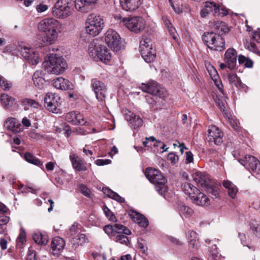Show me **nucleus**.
I'll return each mask as SVG.
<instances>
[{
    "mask_svg": "<svg viewBox=\"0 0 260 260\" xmlns=\"http://www.w3.org/2000/svg\"><path fill=\"white\" fill-rule=\"evenodd\" d=\"M54 87L61 90H69L73 88V85L68 80L62 77H58L53 80Z\"/></svg>",
    "mask_w": 260,
    "mask_h": 260,
    "instance_id": "25",
    "label": "nucleus"
},
{
    "mask_svg": "<svg viewBox=\"0 0 260 260\" xmlns=\"http://www.w3.org/2000/svg\"><path fill=\"white\" fill-rule=\"evenodd\" d=\"M137 247L143 253H146L147 250V247L146 243L144 240L142 239L139 240L137 243Z\"/></svg>",
    "mask_w": 260,
    "mask_h": 260,
    "instance_id": "48",
    "label": "nucleus"
},
{
    "mask_svg": "<svg viewBox=\"0 0 260 260\" xmlns=\"http://www.w3.org/2000/svg\"><path fill=\"white\" fill-rule=\"evenodd\" d=\"M223 133L215 125L209 126L208 130L207 140L209 143L219 145L223 142Z\"/></svg>",
    "mask_w": 260,
    "mask_h": 260,
    "instance_id": "16",
    "label": "nucleus"
},
{
    "mask_svg": "<svg viewBox=\"0 0 260 260\" xmlns=\"http://www.w3.org/2000/svg\"><path fill=\"white\" fill-rule=\"evenodd\" d=\"M10 220L9 217L5 215L0 216V226L6 225Z\"/></svg>",
    "mask_w": 260,
    "mask_h": 260,
    "instance_id": "57",
    "label": "nucleus"
},
{
    "mask_svg": "<svg viewBox=\"0 0 260 260\" xmlns=\"http://www.w3.org/2000/svg\"><path fill=\"white\" fill-rule=\"evenodd\" d=\"M59 100L60 97L58 95L49 93L44 98V106L49 111L58 113L59 111Z\"/></svg>",
    "mask_w": 260,
    "mask_h": 260,
    "instance_id": "14",
    "label": "nucleus"
},
{
    "mask_svg": "<svg viewBox=\"0 0 260 260\" xmlns=\"http://www.w3.org/2000/svg\"><path fill=\"white\" fill-rule=\"evenodd\" d=\"M87 239L83 234H78L76 236L72 237L70 241V245L73 249L76 250L79 246H82L86 243Z\"/></svg>",
    "mask_w": 260,
    "mask_h": 260,
    "instance_id": "31",
    "label": "nucleus"
},
{
    "mask_svg": "<svg viewBox=\"0 0 260 260\" xmlns=\"http://www.w3.org/2000/svg\"><path fill=\"white\" fill-rule=\"evenodd\" d=\"M104 231L114 241L126 246L130 244L128 238L122 234H131V231L126 226L117 223L113 225L108 224L104 227Z\"/></svg>",
    "mask_w": 260,
    "mask_h": 260,
    "instance_id": "2",
    "label": "nucleus"
},
{
    "mask_svg": "<svg viewBox=\"0 0 260 260\" xmlns=\"http://www.w3.org/2000/svg\"><path fill=\"white\" fill-rule=\"evenodd\" d=\"M103 191L104 194L107 195L108 197L119 202L124 203L125 200L124 198L121 197L118 193L114 192L111 189L107 187H103Z\"/></svg>",
    "mask_w": 260,
    "mask_h": 260,
    "instance_id": "37",
    "label": "nucleus"
},
{
    "mask_svg": "<svg viewBox=\"0 0 260 260\" xmlns=\"http://www.w3.org/2000/svg\"><path fill=\"white\" fill-rule=\"evenodd\" d=\"M82 226L81 224L75 222L72 225L69 231L67 232V235L69 237H74L78 234H80Z\"/></svg>",
    "mask_w": 260,
    "mask_h": 260,
    "instance_id": "39",
    "label": "nucleus"
},
{
    "mask_svg": "<svg viewBox=\"0 0 260 260\" xmlns=\"http://www.w3.org/2000/svg\"><path fill=\"white\" fill-rule=\"evenodd\" d=\"M46 168L48 171L53 170L54 168V163L51 161L47 163L46 165Z\"/></svg>",
    "mask_w": 260,
    "mask_h": 260,
    "instance_id": "64",
    "label": "nucleus"
},
{
    "mask_svg": "<svg viewBox=\"0 0 260 260\" xmlns=\"http://www.w3.org/2000/svg\"><path fill=\"white\" fill-rule=\"evenodd\" d=\"M24 157L25 160L29 163L36 165L37 166H42V162L36 157L34 156L29 152H26L24 154Z\"/></svg>",
    "mask_w": 260,
    "mask_h": 260,
    "instance_id": "42",
    "label": "nucleus"
},
{
    "mask_svg": "<svg viewBox=\"0 0 260 260\" xmlns=\"http://www.w3.org/2000/svg\"><path fill=\"white\" fill-rule=\"evenodd\" d=\"M4 126L8 130L15 134L19 133L22 129L21 123L15 118H8L5 121Z\"/></svg>",
    "mask_w": 260,
    "mask_h": 260,
    "instance_id": "22",
    "label": "nucleus"
},
{
    "mask_svg": "<svg viewBox=\"0 0 260 260\" xmlns=\"http://www.w3.org/2000/svg\"><path fill=\"white\" fill-rule=\"evenodd\" d=\"M228 78L231 84L235 86L236 87H238V85H239L241 80L236 74H229Z\"/></svg>",
    "mask_w": 260,
    "mask_h": 260,
    "instance_id": "44",
    "label": "nucleus"
},
{
    "mask_svg": "<svg viewBox=\"0 0 260 260\" xmlns=\"http://www.w3.org/2000/svg\"><path fill=\"white\" fill-rule=\"evenodd\" d=\"M114 18L116 20H120V23L135 33L141 32L145 27V22L141 17L122 18L120 15H116Z\"/></svg>",
    "mask_w": 260,
    "mask_h": 260,
    "instance_id": "9",
    "label": "nucleus"
},
{
    "mask_svg": "<svg viewBox=\"0 0 260 260\" xmlns=\"http://www.w3.org/2000/svg\"><path fill=\"white\" fill-rule=\"evenodd\" d=\"M223 186L227 189L228 195L231 198H234L238 191V188L232 182L225 180L223 182Z\"/></svg>",
    "mask_w": 260,
    "mask_h": 260,
    "instance_id": "34",
    "label": "nucleus"
},
{
    "mask_svg": "<svg viewBox=\"0 0 260 260\" xmlns=\"http://www.w3.org/2000/svg\"><path fill=\"white\" fill-rule=\"evenodd\" d=\"M142 58L147 63L151 62L154 60L156 57V51L152 48H149V46L144 47L142 44L141 51H140Z\"/></svg>",
    "mask_w": 260,
    "mask_h": 260,
    "instance_id": "23",
    "label": "nucleus"
},
{
    "mask_svg": "<svg viewBox=\"0 0 260 260\" xmlns=\"http://www.w3.org/2000/svg\"><path fill=\"white\" fill-rule=\"evenodd\" d=\"M64 246L65 241L62 238L59 237H54L53 238L51 243L52 253L54 255H59L60 252L63 250Z\"/></svg>",
    "mask_w": 260,
    "mask_h": 260,
    "instance_id": "21",
    "label": "nucleus"
},
{
    "mask_svg": "<svg viewBox=\"0 0 260 260\" xmlns=\"http://www.w3.org/2000/svg\"><path fill=\"white\" fill-rule=\"evenodd\" d=\"M105 42L114 51L121 49L122 42L119 34L115 30L109 29L105 33Z\"/></svg>",
    "mask_w": 260,
    "mask_h": 260,
    "instance_id": "12",
    "label": "nucleus"
},
{
    "mask_svg": "<svg viewBox=\"0 0 260 260\" xmlns=\"http://www.w3.org/2000/svg\"><path fill=\"white\" fill-rule=\"evenodd\" d=\"M188 238L189 246L192 248H198L199 243L197 233L193 231H190Z\"/></svg>",
    "mask_w": 260,
    "mask_h": 260,
    "instance_id": "41",
    "label": "nucleus"
},
{
    "mask_svg": "<svg viewBox=\"0 0 260 260\" xmlns=\"http://www.w3.org/2000/svg\"><path fill=\"white\" fill-rule=\"evenodd\" d=\"M193 154L190 151L186 153L185 163L188 164L193 161Z\"/></svg>",
    "mask_w": 260,
    "mask_h": 260,
    "instance_id": "58",
    "label": "nucleus"
},
{
    "mask_svg": "<svg viewBox=\"0 0 260 260\" xmlns=\"http://www.w3.org/2000/svg\"><path fill=\"white\" fill-rule=\"evenodd\" d=\"M252 39L257 42H260V28H258L257 30L253 32Z\"/></svg>",
    "mask_w": 260,
    "mask_h": 260,
    "instance_id": "59",
    "label": "nucleus"
},
{
    "mask_svg": "<svg viewBox=\"0 0 260 260\" xmlns=\"http://www.w3.org/2000/svg\"><path fill=\"white\" fill-rule=\"evenodd\" d=\"M228 121L232 127L234 129H236L238 126L237 122L233 118L230 117L228 118Z\"/></svg>",
    "mask_w": 260,
    "mask_h": 260,
    "instance_id": "63",
    "label": "nucleus"
},
{
    "mask_svg": "<svg viewBox=\"0 0 260 260\" xmlns=\"http://www.w3.org/2000/svg\"><path fill=\"white\" fill-rule=\"evenodd\" d=\"M60 27L58 21L53 18H45L38 24L39 31L45 34L47 41L50 44L57 38Z\"/></svg>",
    "mask_w": 260,
    "mask_h": 260,
    "instance_id": "1",
    "label": "nucleus"
},
{
    "mask_svg": "<svg viewBox=\"0 0 260 260\" xmlns=\"http://www.w3.org/2000/svg\"><path fill=\"white\" fill-rule=\"evenodd\" d=\"M84 6H85L83 3L81 2V0H79L75 2V8L81 12H83L84 10Z\"/></svg>",
    "mask_w": 260,
    "mask_h": 260,
    "instance_id": "53",
    "label": "nucleus"
},
{
    "mask_svg": "<svg viewBox=\"0 0 260 260\" xmlns=\"http://www.w3.org/2000/svg\"><path fill=\"white\" fill-rule=\"evenodd\" d=\"M0 86L4 90L9 89L11 85L8 83V81L2 76L0 75Z\"/></svg>",
    "mask_w": 260,
    "mask_h": 260,
    "instance_id": "50",
    "label": "nucleus"
},
{
    "mask_svg": "<svg viewBox=\"0 0 260 260\" xmlns=\"http://www.w3.org/2000/svg\"><path fill=\"white\" fill-rule=\"evenodd\" d=\"M203 40L209 48L221 51L224 48V40L219 35L213 32H206L203 35Z\"/></svg>",
    "mask_w": 260,
    "mask_h": 260,
    "instance_id": "11",
    "label": "nucleus"
},
{
    "mask_svg": "<svg viewBox=\"0 0 260 260\" xmlns=\"http://www.w3.org/2000/svg\"><path fill=\"white\" fill-rule=\"evenodd\" d=\"M66 120L73 125L88 124V122L85 121L82 114L74 111L68 113L66 115Z\"/></svg>",
    "mask_w": 260,
    "mask_h": 260,
    "instance_id": "18",
    "label": "nucleus"
},
{
    "mask_svg": "<svg viewBox=\"0 0 260 260\" xmlns=\"http://www.w3.org/2000/svg\"><path fill=\"white\" fill-rule=\"evenodd\" d=\"M246 168L251 170L257 176L260 177V161L253 156H245Z\"/></svg>",
    "mask_w": 260,
    "mask_h": 260,
    "instance_id": "19",
    "label": "nucleus"
},
{
    "mask_svg": "<svg viewBox=\"0 0 260 260\" xmlns=\"http://www.w3.org/2000/svg\"><path fill=\"white\" fill-rule=\"evenodd\" d=\"M26 260H37L35 251L29 250V253L27 255Z\"/></svg>",
    "mask_w": 260,
    "mask_h": 260,
    "instance_id": "56",
    "label": "nucleus"
},
{
    "mask_svg": "<svg viewBox=\"0 0 260 260\" xmlns=\"http://www.w3.org/2000/svg\"><path fill=\"white\" fill-rule=\"evenodd\" d=\"M206 67L211 78L214 82L215 85L218 88V90L221 92V93L223 94L224 91L223 89V85L221 82V81L219 78V76L217 73V71L216 70L215 68L209 63L206 64Z\"/></svg>",
    "mask_w": 260,
    "mask_h": 260,
    "instance_id": "17",
    "label": "nucleus"
},
{
    "mask_svg": "<svg viewBox=\"0 0 260 260\" xmlns=\"http://www.w3.org/2000/svg\"><path fill=\"white\" fill-rule=\"evenodd\" d=\"M178 209L180 215L183 214L191 216L193 213V211L191 208L185 206L181 203L178 204Z\"/></svg>",
    "mask_w": 260,
    "mask_h": 260,
    "instance_id": "43",
    "label": "nucleus"
},
{
    "mask_svg": "<svg viewBox=\"0 0 260 260\" xmlns=\"http://www.w3.org/2000/svg\"><path fill=\"white\" fill-rule=\"evenodd\" d=\"M169 32L170 35L172 37L173 39L176 40L177 39V36H176V30L175 29V28L173 27V26L169 27L168 28Z\"/></svg>",
    "mask_w": 260,
    "mask_h": 260,
    "instance_id": "60",
    "label": "nucleus"
},
{
    "mask_svg": "<svg viewBox=\"0 0 260 260\" xmlns=\"http://www.w3.org/2000/svg\"><path fill=\"white\" fill-rule=\"evenodd\" d=\"M181 188L185 194H188L190 197L192 196L191 194H196V192L198 193L199 191L196 187L187 182L182 184Z\"/></svg>",
    "mask_w": 260,
    "mask_h": 260,
    "instance_id": "35",
    "label": "nucleus"
},
{
    "mask_svg": "<svg viewBox=\"0 0 260 260\" xmlns=\"http://www.w3.org/2000/svg\"><path fill=\"white\" fill-rule=\"evenodd\" d=\"M0 246L2 250H5L7 248V241L4 238H1L0 240Z\"/></svg>",
    "mask_w": 260,
    "mask_h": 260,
    "instance_id": "62",
    "label": "nucleus"
},
{
    "mask_svg": "<svg viewBox=\"0 0 260 260\" xmlns=\"http://www.w3.org/2000/svg\"><path fill=\"white\" fill-rule=\"evenodd\" d=\"M26 233L24 230H21L19 236L18 237L17 240L18 242L23 244L25 242Z\"/></svg>",
    "mask_w": 260,
    "mask_h": 260,
    "instance_id": "54",
    "label": "nucleus"
},
{
    "mask_svg": "<svg viewBox=\"0 0 260 260\" xmlns=\"http://www.w3.org/2000/svg\"><path fill=\"white\" fill-rule=\"evenodd\" d=\"M43 65L48 72L55 75L62 74L68 68L66 59L56 54L48 55L45 58Z\"/></svg>",
    "mask_w": 260,
    "mask_h": 260,
    "instance_id": "3",
    "label": "nucleus"
},
{
    "mask_svg": "<svg viewBox=\"0 0 260 260\" xmlns=\"http://www.w3.org/2000/svg\"><path fill=\"white\" fill-rule=\"evenodd\" d=\"M18 50L30 64L36 66L39 63L40 58L38 53L34 49L26 46H19L18 47Z\"/></svg>",
    "mask_w": 260,
    "mask_h": 260,
    "instance_id": "13",
    "label": "nucleus"
},
{
    "mask_svg": "<svg viewBox=\"0 0 260 260\" xmlns=\"http://www.w3.org/2000/svg\"><path fill=\"white\" fill-rule=\"evenodd\" d=\"M20 103L24 107L25 110L28 109L29 107L38 109L41 106L38 102L33 99L28 98L22 99Z\"/></svg>",
    "mask_w": 260,
    "mask_h": 260,
    "instance_id": "38",
    "label": "nucleus"
},
{
    "mask_svg": "<svg viewBox=\"0 0 260 260\" xmlns=\"http://www.w3.org/2000/svg\"><path fill=\"white\" fill-rule=\"evenodd\" d=\"M225 61L228 64V68L232 70L234 69L237 63V53L233 48L228 49L224 54Z\"/></svg>",
    "mask_w": 260,
    "mask_h": 260,
    "instance_id": "20",
    "label": "nucleus"
},
{
    "mask_svg": "<svg viewBox=\"0 0 260 260\" xmlns=\"http://www.w3.org/2000/svg\"><path fill=\"white\" fill-rule=\"evenodd\" d=\"M142 44L144 45V47H147V46H149V48H152V41L149 38L145 36H143L142 37V39L140 42V51H141Z\"/></svg>",
    "mask_w": 260,
    "mask_h": 260,
    "instance_id": "47",
    "label": "nucleus"
},
{
    "mask_svg": "<svg viewBox=\"0 0 260 260\" xmlns=\"http://www.w3.org/2000/svg\"><path fill=\"white\" fill-rule=\"evenodd\" d=\"M145 175L150 182L155 184L156 190L161 196H164L167 191L165 186L166 179L158 170L148 168L145 171Z\"/></svg>",
    "mask_w": 260,
    "mask_h": 260,
    "instance_id": "5",
    "label": "nucleus"
},
{
    "mask_svg": "<svg viewBox=\"0 0 260 260\" xmlns=\"http://www.w3.org/2000/svg\"><path fill=\"white\" fill-rule=\"evenodd\" d=\"M245 46L249 51L253 52L258 55H260V52L254 43L251 42H247L245 44Z\"/></svg>",
    "mask_w": 260,
    "mask_h": 260,
    "instance_id": "45",
    "label": "nucleus"
},
{
    "mask_svg": "<svg viewBox=\"0 0 260 260\" xmlns=\"http://www.w3.org/2000/svg\"><path fill=\"white\" fill-rule=\"evenodd\" d=\"M91 86L97 100L99 101H104L107 92V88L105 84L97 79H92L91 80Z\"/></svg>",
    "mask_w": 260,
    "mask_h": 260,
    "instance_id": "15",
    "label": "nucleus"
},
{
    "mask_svg": "<svg viewBox=\"0 0 260 260\" xmlns=\"http://www.w3.org/2000/svg\"><path fill=\"white\" fill-rule=\"evenodd\" d=\"M103 209L105 215L110 221L113 222H115L116 221V217L107 207L104 206Z\"/></svg>",
    "mask_w": 260,
    "mask_h": 260,
    "instance_id": "46",
    "label": "nucleus"
},
{
    "mask_svg": "<svg viewBox=\"0 0 260 260\" xmlns=\"http://www.w3.org/2000/svg\"><path fill=\"white\" fill-rule=\"evenodd\" d=\"M88 50L90 56L96 61H101L106 63L111 59V53L104 45H96L93 42L89 46Z\"/></svg>",
    "mask_w": 260,
    "mask_h": 260,
    "instance_id": "8",
    "label": "nucleus"
},
{
    "mask_svg": "<svg viewBox=\"0 0 260 260\" xmlns=\"http://www.w3.org/2000/svg\"><path fill=\"white\" fill-rule=\"evenodd\" d=\"M79 190L81 193L86 197H89L91 191L90 189L84 184H81L80 186Z\"/></svg>",
    "mask_w": 260,
    "mask_h": 260,
    "instance_id": "51",
    "label": "nucleus"
},
{
    "mask_svg": "<svg viewBox=\"0 0 260 260\" xmlns=\"http://www.w3.org/2000/svg\"><path fill=\"white\" fill-rule=\"evenodd\" d=\"M190 197L193 203L199 206H208L210 205V200L209 198L203 193L200 191Z\"/></svg>",
    "mask_w": 260,
    "mask_h": 260,
    "instance_id": "30",
    "label": "nucleus"
},
{
    "mask_svg": "<svg viewBox=\"0 0 260 260\" xmlns=\"http://www.w3.org/2000/svg\"><path fill=\"white\" fill-rule=\"evenodd\" d=\"M72 0H57L52 8V15L59 19H64L72 14Z\"/></svg>",
    "mask_w": 260,
    "mask_h": 260,
    "instance_id": "10",
    "label": "nucleus"
},
{
    "mask_svg": "<svg viewBox=\"0 0 260 260\" xmlns=\"http://www.w3.org/2000/svg\"><path fill=\"white\" fill-rule=\"evenodd\" d=\"M98 0H81L85 6H89L96 3Z\"/></svg>",
    "mask_w": 260,
    "mask_h": 260,
    "instance_id": "61",
    "label": "nucleus"
},
{
    "mask_svg": "<svg viewBox=\"0 0 260 260\" xmlns=\"http://www.w3.org/2000/svg\"><path fill=\"white\" fill-rule=\"evenodd\" d=\"M70 159L72 162L73 168L78 171H85L87 168L83 160L75 153H71Z\"/></svg>",
    "mask_w": 260,
    "mask_h": 260,
    "instance_id": "26",
    "label": "nucleus"
},
{
    "mask_svg": "<svg viewBox=\"0 0 260 260\" xmlns=\"http://www.w3.org/2000/svg\"><path fill=\"white\" fill-rule=\"evenodd\" d=\"M129 215L131 218L133 219L134 221L140 226L146 228L148 225L147 219L139 213L136 211H132L131 213L129 214Z\"/></svg>",
    "mask_w": 260,
    "mask_h": 260,
    "instance_id": "32",
    "label": "nucleus"
},
{
    "mask_svg": "<svg viewBox=\"0 0 260 260\" xmlns=\"http://www.w3.org/2000/svg\"><path fill=\"white\" fill-rule=\"evenodd\" d=\"M104 27V20L99 15L92 13L89 14L85 22L86 32L92 36H96L100 34Z\"/></svg>",
    "mask_w": 260,
    "mask_h": 260,
    "instance_id": "6",
    "label": "nucleus"
},
{
    "mask_svg": "<svg viewBox=\"0 0 260 260\" xmlns=\"http://www.w3.org/2000/svg\"><path fill=\"white\" fill-rule=\"evenodd\" d=\"M141 89L145 92L152 95L147 98L148 102L152 105V107L156 109H160L164 105V100L160 96V90L157 82L150 81L147 84L142 83Z\"/></svg>",
    "mask_w": 260,
    "mask_h": 260,
    "instance_id": "4",
    "label": "nucleus"
},
{
    "mask_svg": "<svg viewBox=\"0 0 260 260\" xmlns=\"http://www.w3.org/2000/svg\"><path fill=\"white\" fill-rule=\"evenodd\" d=\"M125 119L129 122L130 126L134 129L142 125V119L131 111H127L125 113Z\"/></svg>",
    "mask_w": 260,
    "mask_h": 260,
    "instance_id": "24",
    "label": "nucleus"
},
{
    "mask_svg": "<svg viewBox=\"0 0 260 260\" xmlns=\"http://www.w3.org/2000/svg\"><path fill=\"white\" fill-rule=\"evenodd\" d=\"M0 100L6 109L12 110L17 107L15 100L7 94H2L0 96Z\"/></svg>",
    "mask_w": 260,
    "mask_h": 260,
    "instance_id": "29",
    "label": "nucleus"
},
{
    "mask_svg": "<svg viewBox=\"0 0 260 260\" xmlns=\"http://www.w3.org/2000/svg\"><path fill=\"white\" fill-rule=\"evenodd\" d=\"M42 72L36 71L33 75L32 80L36 87L39 89H43L45 86L46 81L41 76Z\"/></svg>",
    "mask_w": 260,
    "mask_h": 260,
    "instance_id": "33",
    "label": "nucleus"
},
{
    "mask_svg": "<svg viewBox=\"0 0 260 260\" xmlns=\"http://www.w3.org/2000/svg\"><path fill=\"white\" fill-rule=\"evenodd\" d=\"M111 162V160L109 159H98L95 160V163L98 166H104L105 165L109 164Z\"/></svg>",
    "mask_w": 260,
    "mask_h": 260,
    "instance_id": "55",
    "label": "nucleus"
},
{
    "mask_svg": "<svg viewBox=\"0 0 260 260\" xmlns=\"http://www.w3.org/2000/svg\"><path fill=\"white\" fill-rule=\"evenodd\" d=\"M36 10L38 13H42L46 11L48 9V6L43 3H40L37 5Z\"/></svg>",
    "mask_w": 260,
    "mask_h": 260,
    "instance_id": "52",
    "label": "nucleus"
},
{
    "mask_svg": "<svg viewBox=\"0 0 260 260\" xmlns=\"http://www.w3.org/2000/svg\"><path fill=\"white\" fill-rule=\"evenodd\" d=\"M193 180L199 186L204 187L212 198H217L219 195L218 188L214 186L208 175L201 172L193 174Z\"/></svg>",
    "mask_w": 260,
    "mask_h": 260,
    "instance_id": "7",
    "label": "nucleus"
},
{
    "mask_svg": "<svg viewBox=\"0 0 260 260\" xmlns=\"http://www.w3.org/2000/svg\"><path fill=\"white\" fill-rule=\"evenodd\" d=\"M122 9L126 11L133 12L140 5V0H120Z\"/></svg>",
    "mask_w": 260,
    "mask_h": 260,
    "instance_id": "27",
    "label": "nucleus"
},
{
    "mask_svg": "<svg viewBox=\"0 0 260 260\" xmlns=\"http://www.w3.org/2000/svg\"><path fill=\"white\" fill-rule=\"evenodd\" d=\"M213 10H214L215 14H217V12H219L220 9L219 6H217L215 3L213 2H206L203 9L201 11V17H206Z\"/></svg>",
    "mask_w": 260,
    "mask_h": 260,
    "instance_id": "28",
    "label": "nucleus"
},
{
    "mask_svg": "<svg viewBox=\"0 0 260 260\" xmlns=\"http://www.w3.org/2000/svg\"><path fill=\"white\" fill-rule=\"evenodd\" d=\"M167 159L170 161L172 164H175L178 162L179 160V157L174 152H170L167 156Z\"/></svg>",
    "mask_w": 260,
    "mask_h": 260,
    "instance_id": "49",
    "label": "nucleus"
},
{
    "mask_svg": "<svg viewBox=\"0 0 260 260\" xmlns=\"http://www.w3.org/2000/svg\"><path fill=\"white\" fill-rule=\"evenodd\" d=\"M213 28L216 31L214 33H216L217 34L221 32L228 33L230 30V29L226 27L225 23L222 21L215 22L213 25Z\"/></svg>",
    "mask_w": 260,
    "mask_h": 260,
    "instance_id": "40",
    "label": "nucleus"
},
{
    "mask_svg": "<svg viewBox=\"0 0 260 260\" xmlns=\"http://www.w3.org/2000/svg\"><path fill=\"white\" fill-rule=\"evenodd\" d=\"M32 238L35 242L39 245H45L48 242L47 235L39 232L33 234Z\"/></svg>",
    "mask_w": 260,
    "mask_h": 260,
    "instance_id": "36",
    "label": "nucleus"
}]
</instances>
